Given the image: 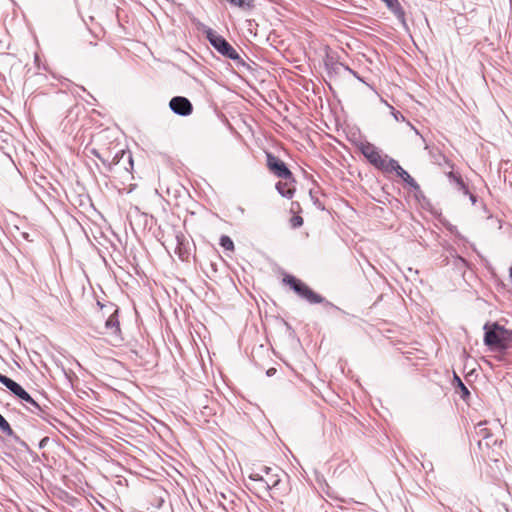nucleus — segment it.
I'll return each instance as SVG.
<instances>
[{
  "label": "nucleus",
  "instance_id": "obj_9",
  "mask_svg": "<svg viewBox=\"0 0 512 512\" xmlns=\"http://www.w3.org/2000/svg\"><path fill=\"white\" fill-rule=\"evenodd\" d=\"M359 149L375 168L379 169V167H384L383 159L385 155H382L381 151L374 144L366 141L360 144Z\"/></svg>",
  "mask_w": 512,
  "mask_h": 512
},
{
  "label": "nucleus",
  "instance_id": "obj_18",
  "mask_svg": "<svg viewBox=\"0 0 512 512\" xmlns=\"http://www.w3.org/2000/svg\"><path fill=\"white\" fill-rule=\"evenodd\" d=\"M396 175L403 180L413 191H419V184L415 181V179L401 167L400 170L397 171Z\"/></svg>",
  "mask_w": 512,
  "mask_h": 512
},
{
  "label": "nucleus",
  "instance_id": "obj_30",
  "mask_svg": "<svg viewBox=\"0 0 512 512\" xmlns=\"http://www.w3.org/2000/svg\"><path fill=\"white\" fill-rule=\"evenodd\" d=\"M422 467H423L425 470H429V471H432V470H433V464H432V462L422 463Z\"/></svg>",
  "mask_w": 512,
  "mask_h": 512
},
{
  "label": "nucleus",
  "instance_id": "obj_6",
  "mask_svg": "<svg viewBox=\"0 0 512 512\" xmlns=\"http://www.w3.org/2000/svg\"><path fill=\"white\" fill-rule=\"evenodd\" d=\"M27 411L38 416L48 424L54 426V423H61L55 416L50 413V407L47 405L40 404L33 397L30 398V401L26 402V405H23Z\"/></svg>",
  "mask_w": 512,
  "mask_h": 512
},
{
  "label": "nucleus",
  "instance_id": "obj_22",
  "mask_svg": "<svg viewBox=\"0 0 512 512\" xmlns=\"http://www.w3.org/2000/svg\"><path fill=\"white\" fill-rule=\"evenodd\" d=\"M486 425V422H479L476 426H475V430H476V434L480 437H482V439H488L491 437V433L490 431L485 427Z\"/></svg>",
  "mask_w": 512,
  "mask_h": 512
},
{
  "label": "nucleus",
  "instance_id": "obj_35",
  "mask_svg": "<svg viewBox=\"0 0 512 512\" xmlns=\"http://www.w3.org/2000/svg\"><path fill=\"white\" fill-rule=\"evenodd\" d=\"M509 277H510V278H511V280H512V265H511V266H510V268H509Z\"/></svg>",
  "mask_w": 512,
  "mask_h": 512
},
{
  "label": "nucleus",
  "instance_id": "obj_23",
  "mask_svg": "<svg viewBox=\"0 0 512 512\" xmlns=\"http://www.w3.org/2000/svg\"><path fill=\"white\" fill-rule=\"evenodd\" d=\"M0 430L8 437L14 436V431L8 421L0 414Z\"/></svg>",
  "mask_w": 512,
  "mask_h": 512
},
{
  "label": "nucleus",
  "instance_id": "obj_29",
  "mask_svg": "<svg viewBox=\"0 0 512 512\" xmlns=\"http://www.w3.org/2000/svg\"><path fill=\"white\" fill-rule=\"evenodd\" d=\"M49 440H50V439H49V437H48V436L43 437V438L39 441V443H38V447H39L40 449L45 448V447H46V445L48 444Z\"/></svg>",
  "mask_w": 512,
  "mask_h": 512
},
{
  "label": "nucleus",
  "instance_id": "obj_15",
  "mask_svg": "<svg viewBox=\"0 0 512 512\" xmlns=\"http://www.w3.org/2000/svg\"><path fill=\"white\" fill-rule=\"evenodd\" d=\"M452 384L457 393L460 394L462 400L467 401L471 395L469 389L465 386L461 378L455 372L453 373Z\"/></svg>",
  "mask_w": 512,
  "mask_h": 512
},
{
  "label": "nucleus",
  "instance_id": "obj_31",
  "mask_svg": "<svg viewBox=\"0 0 512 512\" xmlns=\"http://www.w3.org/2000/svg\"><path fill=\"white\" fill-rule=\"evenodd\" d=\"M467 195L469 196L471 203L473 205H475L477 202V196L475 194H472L470 191H469V194H467Z\"/></svg>",
  "mask_w": 512,
  "mask_h": 512
},
{
  "label": "nucleus",
  "instance_id": "obj_8",
  "mask_svg": "<svg viewBox=\"0 0 512 512\" xmlns=\"http://www.w3.org/2000/svg\"><path fill=\"white\" fill-rule=\"evenodd\" d=\"M0 383L17 397L22 405H26V402L30 401L32 396L19 383L2 373H0Z\"/></svg>",
  "mask_w": 512,
  "mask_h": 512
},
{
  "label": "nucleus",
  "instance_id": "obj_5",
  "mask_svg": "<svg viewBox=\"0 0 512 512\" xmlns=\"http://www.w3.org/2000/svg\"><path fill=\"white\" fill-rule=\"evenodd\" d=\"M266 165L271 173L284 180L296 182L287 164L271 152H266Z\"/></svg>",
  "mask_w": 512,
  "mask_h": 512
},
{
  "label": "nucleus",
  "instance_id": "obj_1",
  "mask_svg": "<svg viewBox=\"0 0 512 512\" xmlns=\"http://www.w3.org/2000/svg\"><path fill=\"white\" fill-rule=\"evenodd\" d=\"M484 344L492 351L505 352L512 341V331L498 322L484 325Z\"/></svg>",
  "mask_w": 512,
  "mask_h": 512
},
{
  "label": "nucleus",
  "instance_id": "obj_36",
  "mask_svg": "<svg viewBox=\"0 0 512 512\" xmlns=\"http://www.w3.org/2000/svg\"><path fill=\"white\" fill-rule=\"evenodd\" d=\"M179 257H180L181 259H184V257H183V255H182V253H179Z\"/></svg>",
  "mask_w": 512,
  "mask_h": 512
},
{
  "label": "nucleus",
  "instance_id": "obj_34",
  "mask_svg": "<svg viewBox=\"0 0 512 512\" xmlns=\"http://www.w3.org/2000/svg\"><path fill=\"white\" fill-rule=\"evenodd\" d=\"M342 70H345L347 72H350L351 71V68L347 65L344 64V67H342Z\"/></svg>",
  "mask_w": 512,
  "mask_h": 512
},
{
  "label": "nucleus",
  "instance_id": "obj_16",
  "mask_svg": "<svg viewBox=\"0 0 512 512\" xmlns=\"http://www.w3.org/2000/svg\"><path fill=\"white\" fill-rule=\"evenodd\" d=\"M447 177L458 191L462 192L464 195L469 194V188L459 174L450 171L447 173Z\"/></svg>",
  "mask_w": 512,
  "mask_h": 512
},
{
  "label": "nucleus",
  "instance_id": "obj_19",
  "mask_svg": "<svg viewBox=\"0 0 512 512\" xmlns=\"http://www.w3.org/2000/svg\"><path fill=\"white\" fill-rule=\"evenodd\" d=\"M325 67L329 75L332 74H340L342 71V67H344V64L339 61H334L333 59H328L325 62Z\"/></svg>",
  "mask_w": 512,
  "mask_h": 512
},
{
  "label": "nucleus",
  "instance_id": "obj_12",
  "mask_svg": "<svg viewBox=\"0 0 512 512\" xmlns=\"http://www.w3.org/2000/svg\"><path fill=\"white\" fill-rule=\"evenodd\" d=\"M249 479L258 482L259 487L264 491L276 488L281 481L280 475L278 474H273L271 477H264L261 473H252L250 474Z\"/></svg>",
  "mask_w": 512,
  "mask_h": 512
},
{
  "label": "nucleus",
  "instance_id": "obj_13",
  "mask_svg": "<svg viewBox=\"0 0 512 512\" xmlns=\"http://www.w3.org/2000/svg\"><path fill=\"white\" fill-rule=\"evenodd\" d=\"M388 9L395 15L398 21L404 26L406 25L405 12L398 0H382Z\"/></svg>",
  "mask_w": 512,
  "mask_h": 512
},
{
  "label": "nucleus",
  "instance_id": "obj_2",
  "mask_svg": "<svg viewBox=\"0 0 512 512\" xmlns=\"http://www.w3.org/2000/svg\"><path fill=\"white\" fill-rule=\"evenodd\" d=\"M206 39L210 45L222 56L233 60L238 67L249 68L247 63L240 57L235 48L221 35L217 34L213 29L207 27L204 30Z\"/></svg>",
  "mask_w": 512,
  "mask_h": 512
},
{
  "label": "nucleus",
  "instance_id": "obj_10",
  "mask_svg": "<svg viewBox=\"0 0 512 512\" xmlns=\"http://www.w3.org/2000/svg\"><path fill=\"white\" fill-rule=\"evenodd\" d=\"M114 167L122 168L125 172L130 173L133 169L132 153L128 150H120L112 157L108 163V171H112Z\"/></svg>",
  "mask_w": 512,
  "mask_h": 512
},
{
  "label": "nucleus",
  "instance_id": "obj_24",
  "mask_svg": "<svg viewBox=\"0 0 512 512\" xmlns=\"http://www.w3.org/2000/svg\"><path fill=\"white\" fill-rule=\"evenodd\" d=\"M91 153H92L96 158H98V159L102 162V164H103L104 166H106V168L108 169V163H109V162H111V160H109L108 158L103 157V156H102V154H101L97 149H95V148H93V149L91 150Z\"/></svg>",
  "mask_w": 512,
  "mask_h": 512
},
{
  "label": "nucleus",
  "instance_id": "obj_25",
  "mask_svg": "<svg viewBox=\"0 0 512 512\" xmlns=\"http://www.w3.org/2000/svg\"><path fill=\"white\" fill-rule=\"evenodd\" d=\"M261 472L264 473V477H271V475H273V474H278L279 475L280 469L277 468V467L276 468H271V467L264 466L261 469Z\"/></svg>",
  "mask_w": 512,
  "mask_h": 512
},
{
  "label": "nucleus",
  "instance_id": "obj_21",
  "mask_svg": "<svg viewBox=\"0 0 512 512\" xmlns=\"http://www.w3.org/2000/svg\"><path fill=\"white\" fill-rule=\"evenodd\" d=\"M219 245L226 251H234L235 249L234 242L228 235L220 237Z\"/></svg>",
  "mask_w": 512,
  "mask_h": 512
},
{
  "label": "nucleus",
  "instance_id": "obj_4",
  "mask_svg": "<svg viewBox=\"0 0 512 512\" xmlns=\"http://www.w3.org/2000/svg\"><path fill=\"white\" fill-rule=\"evenodd\" d=\"M98 305L101 306L103 315H108L105 321V328L109 331L110 335L114 336L116 339L121 340V329L118 320V306L113 303L101 304L100 302H98Z\"/></svg>",
  "mask_w": 512,
  "mask_h": 512
},
{
  "label": "nucleus",
  "instance_id": "obj_3",
  "mask_svg": "<svg viewBox=\"0 0 512 512\" xmlns=\"http://www.w3.org/2000/svg\"><path fill=\"white\" fill-rule=\"evenodd\" d=\"M283 282L289 285V287L301 298L307 300L311 304L325 303L328 306L334 307L332 303L325 301L324 297L314 292L307 284L293 275H286L283 278Z\"/></svg>",
  "mask_w": 512,
  "mask_h": 512
},
{
  "label": "nucleus",
  "instance_id": "obj_20",
  "mask_svg": "<svg viewBox=\"0 0 512 512\" xmlns=\"http://www.w3.org/2000/svg\"><path fill=\"white\" fill-rule=\"evenodd\" d=\"M17 444L20 445V447H22L26 452H28L32 457H33V461H36L37 459H39L38 455L35 454L31 448L29 447V445L24 441L22 440L18 435H16L14 433V436H10Z\"/></svg>",
  "mask_w": 512,
  "mask_h": 512
},
{
  "label": "nucleus",
  "instance_id": "obj_27",
  "mask_svg": "<svg viewBox=\"0 0 512 512\" xmlns=\"http://www.w3.org/2000/svg\"><path fill=\"white\" fill-rule=\"evenodd\" d=\"M390 108H391V114L396 121H400V120L404 121L405 120V117L402 115V113L400 111L394 109L391 106H390Z\"/></svg>",
  "mask_w": 512,
  "mask_h": 512
},
{
  "label": "nucleus",
  "instance_id": "obj_14",
  "mask_svg": "<svg viewBox=\"0 0 512 512\" xmlns=\"http://www.w3.org/2000/svg\"><path fill=\"white\" fill-rule=\"evenodd\" d=\"M295 183L296 182H290V180H286L285 182L278 181L275 185V188L282 197L291 199L296 191L293 185Z\"/></svg>",
  "mask_w": 512,
  "mask_h": 512
},
{
  "label": "nucleus",
  "instance_id": "obj_26",
  "mask_svg": "<svg viewBox=\"0 0 512 512\" xmlns=\"http://www.w3.org/2000/svg\"><path fill=\"white\" fill-rule=\"evenodd\" d=\"M290 224L292 228H298L303 225V218L299 215H294L290 219Z\"/></svg>",
  "mask_w": 512,
  "mask_h": 512
},
{
  "label": "nucleus",
  "instance_id": "obj_33",
  "mask_svg": "<svg viewBox=\"0 0 512 512\" xmlns=\"http://www.w3.org/2000/svg\"><path fill=\"white\" fill-rule=\"evenodd\" d=\"M350 74H352L355 78H357L359 81H362L363 82V79L359 76V74L354 71L353 69H351V71L349 72Z\"/></svg>",
  "mask_w": 512,
  "mask_h": 512
},
{
  "label": "nucleus",
  "instance_id": "obj_7",
  "mask_svg": "<svg viewBox=\"0 0 512 512\" xmlns=\"http://www.w3.org/2000/svg\"><path fill=\"white\" fill-rule=\"evenodd\" d=\"M0 383L17 397L22 405H26V402L30 401L32 396L19 383L2 373H0Z\"/></svg>",
  "mask_w": 512,
  "mask_h": 512
},
{
  "label": "nucleus",
  "instance_id": "obj_28",
  "mask_svg": "<svg viewBox=\"0 0 512 512\" xmlns=\"http://www.w3.org/2000/svg\"><path fill=\"white\" fill-rule=\"evenodd\" d=\"M415 198L420 202L422 200H426V197L424 193L422 192L421 188L419 187V191H414Z\"/></svg>",
  "mask_w": 512,
  "mask_h": 512
},
{
  "label": "nucleus",
  "instance_id": "obj_17",
  "mask_svg": "<svg viewBox=\"0 0 512 512\" xmlns=\"http://www.w3.org/2000/svg\"><path fill=\"white\" fill-rule=\"evenodd\" d=\"M383 164L384 167H379V169L386 173H397V171L401 169V165L398 163V161L393 158H390L388 155H385V158L383 159Z\"/></svg>",
  "mask_w": 512,
  "mask_h": 512
},
{
  "label": "nucleus",
  "instance_id": "obj_32",
  "mask_svg": "<svg viewBox=\"0 0 512 512\" xmlns=\"http://www.w3.org/2000/svg\"><path fill=\"white\" fill-rule=\"evenodd\" d=\"M275 373H276V369L275 368H269L266 371V375L269 376V377L273 376Z\"/></svg>",
  "mask_w": 512,
  "mask_h": 512
},
{
  "label": "nucleus",
  "instance_id": "obj_11",
  "mask_svg": "<svg viewBox=\"0 0 512 512\" xmlns=\"http://www.w3.org/2000/svg\"><path fill=\"white\" fill-rule=\"evenodd\" d=\"M169 107L173 113L182 117L189 116L193 112L191 101L184 96H174L171 98Z\"/></svg>",
  "mask_w": 512,
  "mask_h": 512
}]
</instances>
